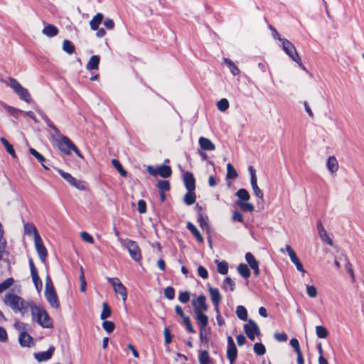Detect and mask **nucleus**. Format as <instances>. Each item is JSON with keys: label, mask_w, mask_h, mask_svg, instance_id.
<instances>
[{"label": "nucleus", "mask_w": 364, "mask_h": 364, "mask_svg": "<svg viewBox=\"0 0 364 364\" xmlns=\"http://www.w3.org/2000/svg\"><path fill=\"white\" fill-rule=\"evenodd\" d=\"M146 170L151 176H156L159 175L163 178L171 176L172 173L171 167L166 165L159 166L156 168H154L152 166H148Z\"/></svg>", "instance_id": "nucleus-5"}, {"label": "nucleus", "mask_w": 364, "mask_h": 364, "mask_svg": "<svg viewBox=\"0 0 364 364\" xmlns=\"http://www.w3.org/2000/svg\"><path fill=\"white\" fill-rule=\"evenodd\" d=\"M198 274L203 279H207L208 277V271L203 266H199L198 268Z\"/></svg>", "instance_id": "nucleus-64"}, {"label": "nucleus", "mask_w": 364, "mask_h": 364, "mask_svg": "<svg viewBox=\"0 0 364 364\" xmlns=\"http://www.w3.org/2000/svg\"><path fill=\"white\" fill-rule=\"evenodd\" d=\"M316 333L318 338H326L328 336V332L324 326H317L316 327Z\"/></svg>", "instance_id": "nucleus-44"}, {"label": "nucleus", "mask_w": 364, "mask_h": 364, "mask_svg": "<svg viewBox=\"0 0 364 364\" xmlns=\"http://www.w3.org/2000/svg\"><path fill=\"white\" fill-rule=\"evenodd\" d=\"M107 281L112 285L116 294L121 296L122 300L125 302L127 297V289L125 286L117 277L107 278Z\"/></svg>", "instance_id": "nucleus-6"}, {"label": "nucleus", "mask_w": 364, "mask_h": 364, "mask_svg": "<svg viewBox=\"0 0 364 364\" xmlns=\"http://www.w3.org/2000/svg\"><path fill=\"white\" fill-rule=\"evenodd\" d=\"M29 152L33 156H34L38 161L39 163H41V164L45 169H49L48 166L46 164L47 160L42 154H41L33 148H30Z\"/></svg>", "instance_id": "nucleus-21"}, {"label": "nucleus", "mask_w": 364, "mask_h": 364, "mask_svg": "<svg viewBox=\"0 0 364 364\" xmlns=\"http://www.w3.org/2000/svg\"><path fill=\"white\" fill-rule=\"evenodd\" d=\"M31 277L37 291L38 293L41 292V291L42 290L43 284L41 279L38 277V274H36L31 275Z\"/></svg>", "instance_id": "nucleus-47"}, {"label": "nucleus", "mask_w": 364, "mask_h": 364, "mask_svg": "<svg viewBox=\"0 0 364 364\" xmlns=\"http://www.w3.org/2000/svg\"><path fill=\"white\" fill-rule=\"evenodd\" d=\"M326 166L331 173H336L338 169V164L336 158L333 156H329L326 162Z\"/></svg>", "instance_id": "nucleus-23"}, {"label": "nucleus", "mask_w": 364, "mask_h": 364, "mask_svg": "<svg viewBox=\"0 0 364 364\" xmlns=\"http://www.w3.org/2000/svg\"><path fill=\"white\" fill-rule=\"evenodd\" d=\"M14 279L12 277H9V278L6 279L5 281H4L3 282H1L0 284V293L4 291L7 289H9L10 287H11L12 284H14Z\"/></svg>", "instance_id": "nucleus-48"}, {"label": "nucleus", "mask_w": 364, "mask_h": 364, "mask_svg": "<svg viewBox=\"0 0 364 364\" xmlns=\"http://www.w3.org/2000/svg\"><path fill=\"white\" fill-rule=\"evenodd\" d=\"M112 165L115 167V168L119 171L121 176L126 177L127 175V172L123 168L120 162L117 159L112 160Z\"/></svg>", "instance_id": "nucleus-46"}, {"label": "nucleus", "mask_w": 364, "mask_h": 364, "mask_svg": "<svg viewBox=\"0 0 364 364\" xmlns=\"http://www.w3.org/2000/svg\"><path fill=\"white\" fill-rule=\"evenodd\" d=\"M196 314V319L198 321L199 328H205L208 323V317L203 314V312H200L199 311H196L194 312Z\"/></svg>", "instance_id": "nucleus-20"}, {"label": "nucleus", "mask_w": 364, "mask_h": 364, "mask_svg": "<svg viewBox=\"0 0 364 364\" xmlns=\"http://www.w3.org/2000/svg\"><path fill=\"white\" fill-rule=\"evenodd\" d=\"M4 303L14 312H21L22 314L29 309V306L31 304V302H28L21 297L11 293L5 295Z\"/></svg>", "instance_id": "nucleus-1"}, {"label": "nucleus", "mask_w": 364, "mask_h": 364, "mask_svg": "<svg viewBox=\"0 0 364 364\" xmlns=\"http://www.w3.org/2000/svg\"><path fill=\"white\" fill-rule=\"evenodd\" d=\"M235 282L230 278L227 277L224 279L223 284V289L224 290H227L228 287L230 288V291H234L235 289Z\"/></svg>", "instance_id": "nucleus-54"}, {"label": "nucleus", "mask_w": 364, "mask_h": 364, "mask_svg": "<svg viewBox=\"0 0 364 364\" xmlns=\"http://www.w3.org/2000/svg\"><path fill=\"white\" fill-rule=\"evenodd\" d=\"M217 107L220 112H225L229 108V102L227 99L223 98L217 103Z\"/></svg>", "instance_id": "nucleus-49"}, {"label": "nucleus", "mask_w": 364, "mask_h": 364, "mask_svg": "<svg viewBox=\"0 0 364 364\" xmlns=\"http://www.w3.org/2000/svg\"><path fill=\"white\" fill-rule=\"evenodd\" d=\"M237 271L240 273V274L245 279H247L250 277V271L247 265L245 264H240L237 267Z\"/></svg>", "instance_id": "nucleus-35"}, {"label": "nucleus", "mask_w": 364, "mask_h": 364, "mask_svg": "<svg viewBox=\"0 0 364 364\" xmlns=\"http://www.w3.org/2000/svg\"><path fill=\"white\" fill-rule=\"evenodd\" d=\"M114 323L110 321H104L102 327L107 333H110L114 330Z\"/></svg>", "instance_id": "nucleus-56"}, {"label": "nucleus", "mask_w": 364, "mask_h": 364, "mask_svg": "<svg viewBox=\"0 0 364 364\" xmlns=\"http://www.w3.org/2000/svg\"><path fill=\"white\" fill-rule=\"evenodd\" d=\"M54 350L55 348L53 346H50L46 351L35 353L34 357L38 362L46 361L51 358Z\"/></svg>", "instance_id": "nucleus-17"}, {"label": "nucleus", "mask_w": 364, "mask_h": 364, "mask_svg": "<svg viewBox=\"0 0 364 364\" xmlns=\"http://www.w3.org/2000/svg\"><path fill=\"white\" fill-rule=\"evenodd\" d=\"M235 195L238 197L237 200H240V201H243V202L247 201L250 198V196L248 191L245 188L239 189L236 192Z\"/></svg>", "instance_id": "nucleus-36"}, {"label": "nucleus", "mask_w": 364, "mask_h": 364, "mask_svg": "<svg viewBox=\"0 0 364 364\" xmlns=\"http://www.w3.org/2000/svg\"><path fill=\"white\" fill-rule=\"evenodd\" d=\"M290 345L294 349L296 353L301 352L299 343L296 338H291L290 340Z\"/></svg>", "instance_id": "nucleus-63"}, {"label": "nucleus", "mask_w": 364, "mask_h": 364, "mask_svg": "<svg viewBox=\"0 0 364 364\" xmlns=\"http://www.w3.org/2000/svg\"><path fill=\"white\" fill-rule=\"evenodd\" d=\"M237 176V173L234 166L230 163H228L227 164V178L229 179H235Z\"/></svg>", "instance_id": "nucleus-43"}, {"label": "nucleus", "mask_w": 364, "mask_h": 364, "mask_svg": "<svg viewBox=\"0 0 364 364\" xmlns=\"http://www.w3.org/2000/svg\"><path fill=\"white\" fill-rule=\"evenodd\" d=\"M29 309L31 312L33 321L37 322L40 325L41 323V318L43 316V314L45 309L36 306L33 302H31L29 306Z\"/></svg>", "instance_id": "nucleus-12"}, {"label": "nucleus", "mask_w": 364, "mask_h": 364, "mask_svg": "<svg viewBox=\"0 0 364 364\" xmlns=\"http://www.w3.org/2000/svg\"><path fill=\"white\" fill-rule=\"evenodd\" d=\"M178 300L183 303L186 304L190 300V294L188 291H183L179 294Z\"/></svg>", "instance_id": "nucleus-58"}, {"label": "nucleus", "mask_w": 364, "mask_h": 364, "mask_svg": "<svg viewBox=\"0 0 364 364\" xmlns=\"http://www.w3.org/2000/svg\"><path fill=\"white\" fill-rule=\"evenodd\" d=\"M306 292L311 298H315L317 296V289L314 285L307 286Z\"/></svg>", "instance_id": "nucleus-59"}, {"label": "nucleus", "mask_w": 364, "mask_h": 364, "mask_svg": "<svg viewBox=\"0 0 364 364\" xmlns=\"http://www.w3.org/2000/svg\"><path fill=\"white\" fill-rule=\"evenodd\" d=\"M245 259L250 267L253 269L255 276H258L259 274V264L255 259L254 255L251 252H247L245 254Z\"/></svg>", "instance_id": "nucleus-15"}, {"label": "nucleus", "mask_w": 364, "mask_h": 364, "mask_svg": "<svg viewBox=\"0 0 364 364\" xmlns=\"http://www.w3.org/2000/svg\"><path fill=\"white\" fill-rule=\"evenodd\" d=\"M9 83L8 85L14 90V92L18 95L21 100L26 102H30L31 100V95L27 89L21 86V85L14 78H9Z\"/></svg>", "instance_id": "nucleus-4"}, {"label": "nucleus", "mask_w": 364, "mask_h": 364, "mask_svg": "<svg viewBox=\"0 0 364 364\" xmlns=\"http://www.w3.org/2000/svg\"><path fill=\"white\" fill-rule=\"evenodd\" d=\"M49 127H50L53 130V134H52L51 136L53 140L57 144L58 139H61V137L64 136L60 133L59 129L55 127V125L53 123L50 126H49Z\"/></svg>", "instance_id": "nucleus-55"}, {"label": "nucleus", "mask_w": 364, "mask_h": 364, "mask_svg": "<svg viewBox=\"0 0 364 364\" xmlns=\"http://www.w3.org/2000/svg\"><path fill=\"white\" fill-rule=\"evenodd\" d=\"M80 236H81V238L84 241H85L90 244L94 243V239H93L92 236L91 235H90L89 233H87V232H82L80 233Z\"/></svg>", "instance_id": "nucleus-62"}, {"label": "nucleus", "mask_w": 364, "mask_h": 364, "mask_svg": "<svg viewBox=\"0 0 364 364\" xmlns=\"http://www.w3.org/2000/svg\"><path fill=\"white\" fill-rule=\"evenodd\" d=\"M196 196L194 191H188L184 196L183 201L186 205H191L196 202Z\"/></svg>", "instance_id": "nucleus-37"}, {"label": "nucleus", "mask_w": 364, "mask_h": 364, "mask_svg": "<svg viewBox=\"0 0 364 364\" xmlns=\"http://www.w3.org/2000/svg\"><path fill=\"white\" fill-rule=\"evenodd\" d=\"M237 356V350L231 336L228 337L227 358L230 364H234Z\"/></svg>", "instance_id": "nucleus-9"}, {"label": "nucleus", "mask_w": 364, "mask_h": 364, "mask_svg": "<svg viewBox=\"0 0 364 364\" xmlns=\"http://www.w3.org/2000/svg\"><path fill=\"white\" fill-rule=\"evenodd\" d=\"M208 291L210 294V299L213 304L214 303H220L222 300V296L220 293L217 288H213L212 287H208Z\"/></svg>", "instance_id": "nucleus-25"}, {"label": "nucleus", "mask_w": 364, "mask_h": 364, "mask_svg": "<svg viewBox=\"0 0 364 364\" xmlns=\"http://www.w3.org/2000/svg\"><path fill=\"white\" fill-rule=\"evenodd\" d=\"M25 234L28 235H33L34 239L36 238L37 235H39L36 227L30 223H26L24 225Z\"/></svg>", "instance_id": "nucleus-38"}, {"label": "nucleus", "mask_w": 364, "mask_h": 364, "mask_svg": "<svg viewBox=\"0 0 364 364\" xmlns=\"http://www.w3.org/2000/svg\"><path fill=\"white\" fill-rule=\"evenodd\" d=\"M197 220L200 227L203 230H206L208 232H209L210 228L208 225V217L207 215H203L202 213H198Z\"/></svg>", "instance_id": "nucleus-24"}, {"label": "nucleus", "mask_w": 364, "mask_h": 364, "mask_svg": "<svg viewBox=\"0 0 364 364\" xmlns=\"http://www.w3.org/2000/svg\"><path fill=\"white\" fill-rule=\"evenodd\" d=\"M236 203L242 211L252 212L255 209V207L252 204L247 203L246 201L243 202L240 200H237Z\"/></svg>", "instance_id": "nucleus-41"}, {"label": "nucleus", "mask_w": 364, "mask_h": 364, "mask_svg": "<svg viewBox=\"0 0 364 364\" xmlns=\"http://www.w3.org/2000/svg\"><path fill=\"white\" fill-rule=\"evenodd\" d=\"M99 63H100V57L98 55H92L90 58V60L86 65V68L88 70H97Z\"/></svg>", "instance_id": "nucleus-28"}, {"label": "nucleus", "mask_w": 364, "mask_h": 364, "mask_svg": "<svg viewBox=\"0 0 364 364\" xmlns=\"http://www.w3.org/2000/svg\"><path fill=\"white\" fill-rule=\"evenodd\" d=\"M1 141L3 144V145L4 146L7 152L9 154H11L13 158H15L16 156L15 151H14L13 146L11 144H10L9 143V141L4 137L1 138Z\"/></svg>", "instance_id": "nucleus-42"}, {"label": "nucleus", "mask_w": 364, "mask_h": 364, "mask_svg": "<svg viewBox=\"0 0 364 364\" xmlns=\"http://www.w3.org/2000/svg\"><path fill=\"white\" fill-rule=\"evenodd\" d=\"M137 210L139 213L143 214L146 212V203L144 200H139L137 203Z\"/></svg>", "instance_id": "nucleus-61"}, {"label": "nucleus", "mask_w": 364, "mask_h": 364, "mask_svg": "<svg viewBox=\"0 0 364 364\" xmlns=\"http://www.w3.org/2000/svg\"><path fill=\"white\" fill-rule=\"evenodd\" d=\"M103 21V15L101 13H97L90 21V28L93 31L98 29L100 24Z\"/></svg>", "instance_id": "nucleus-27"}, {"label": "nucleus", "mask_w": 364, "mask_h": 364, "mask_svg": "<svg viewBox=\"0 0 364 364\" xmlns=\"http://www.w3.org/2000/svg\"><path fill=\"white\" fill-rule=\"evenodd\" d=\"M186 228L199 242L201 243L203 242V236L197 228L192 223L188 222L186 224Z\"/></svg>", "instance_id": "nucleus-22"}, {"label": "nucleus", "mask_w": 364, "mask_h": 364, "mask_svg": "<svg viewBox=\"0 0 364 364\" xmlns=\"http://www.w3.org/2000/svg\"><path fill=\"white\" fill-rule=\"evenodd\" d=\"M43 33L48 37H54L58 33V29L56 26L48 24L43 29Z\"/></svg>", "instance_id": "nucleus-29"}, {"label": "nucleus", "mask_w": 364, "mask_h": 364, "mask_svg": "<svg viewBox=\"0 0 364 364\" xmlns=\"http://www.w3.org/2000/svg\"><path fill=\"white\" fill-rule=\"evenodd\" d=\"M183 323L186 327L187 331L191 333H196L195 329L193 328V327L191 325V320H190L189 317L185 316L183 318Z\"/></svg>", "instance_id": "nucleus-60"}, {"label": "nucleus", "mask_w": 364, "mask_h": 364, "mask_svg": "<svg viewBox=\"0 0 364 364\" xmlns=\"http://www.w3.org/2000/svg\"><path fill=\"white\" fill-rule=\"evenodd\" d=\"M164 296L168 300H173L175 297V290L172 287H168L164 289Z\"/></svg>", "instance_id": "nucleus-57"}, {"label": "nucleus", "mask_w": 364, "mask_h": 364, "mask_svg": "<svg viewBox=\"0 0 364 364\" xmlns=\"http://www.w3.org/2000/svg\"><path fill=\"white\" fill-rule=\"evenodd\" d=\"M4 230L2 225L0 223V260L3 258V255L6 251V241L3 237Z\"/></svg>", "instance_id": "nucleus-32"}, {"label": "nucleus", "mask_w": 364, "mask_h": 364, "mask_svg": "<svg viewBox=\"0 0 364 364\" xmlns=\"http://www.w3.org/2000/svg\"><path fill=\"white\" fill-rule=\"evenodd\" d=\"M317 229L318 232V235L321 237V239L328 245L332 246L333 245V241L331 239V237L328 236L327 231L324 228L323 225H322L321 222L318 220L317 222Z\"/></svg>", "instance_id": "nucleus-16"}, {"label": "nucleus", "mask_w": 364, "mask_h": 364, "mask_svg": "<svg viewBox=\"0 0 364 364\" xmlns=\"http://www.w3.org/2000/svg\"><path fill=\"white\" fill-rule=\"evenodd\" d=\"M198 143L200 149L204 151H213L215 149V144L208 138L200 137Z\"/></svg>", "instance_id": "nucleus-18"}, {"label": "nucleus", "mask_w": 364, "mask_h": 364, "mask_svg": "<svg viewBox=\"0 0 364 364\" xmlns=\"http://www.w3.org/2000/svg\"><path fill=\"white\" fill-rule=\"evenodd\" d=\"M215 263L217 264L218 272L221 274H227L228 272V264L226 262L216 259Z\"/></svg>", "instance_id": "nucleus-33"}, {"label": "nucleus", "mask_w": 364, "mask_h": 364, "mask_svg": "<svg viewBox=\"0 0 364 364\" xmlns=\"http://www.w3.org/2000/svg\"><path fill=\"white\" fill-rule=\"evenodd\" d=\"M244 331L248 338L252 341L255 339L256 336H259L260 334L259 326L256 322L252 319H250L247 323L244 325Z\"/></svg>", "instance_id": "nucleus-8"}, {"label": "nucleus", "mask_w": 364, "mask_h": 364, "mask_svg": "<svg viewBox=\"0 0 364 364\" xmlns=\"http://www.w3.org/2000/svg\"><path fill=\"white\" fill-rule=\"evenodd\" d=\"M251 186L254 192V194L259 198H263V193L257 186V181H251Z\"/></svg>", "instance_id": "nucleus-51"}, {"label": "nucleus", "mask_w": 364, "mask_h": 364, "mask_svg": "<svg viewBox=\"0 0 364 364\" xmlns=\"http://www.w3.org/2000/svg\"><path fill=\"white\" fill-rule=\"evenodd\" d=\"M198 361L200 364H214L213 360L210 358L209 353L205 350L200 351Z\"/></svg>", "instance_id": "nucleus-26"}, {"label": "nucleus", "mask_w": 364, "mask_h": 364, "mask_svg": "<svg viewBox=\"0 0 364 364\" xmlns=\"http://www.w3.org/2000/svg\"><path fill=\"white\" fill-rule=\"evenodd\" d=\"M280 41L282 43V48L284 51L291 58L292 60L296 62L302 70H306V68L303 65L301 60L298 55L296 48L293 43L285 38H283Z\"/></svg>", "instance_id": "nucleus-3"}, {"label": "nucleus", "mask_w": 364, "mask_h": 364, "mask_svg": "<svg viewBox=\"0 0 364 364\" xmlns=\"http://www.w3.org/2000/svg\"><path fill=\"white\" fill-rule=\"evenodd\" d=\"M43 318H41V323L40 324L43 328H50L53 327V322L48 314L44 309Z\"/></svg>", "instance_id": "nucleus-30"}, {"label": "nucleus", "mask_w": 364, "mask_h": 364, "mask_svg": "<svg viewBox=\"0 0 364 364\" xmlns=\"http://www.w3.org/2000/svg\"><path fill=\"white\" fill-rule=\"evenodd\" d=\"M127 249L130 257L136 262H139L141 259V250L137 243L132 240H127L126 242Z\"/></svg>", "instance_id": "nucleus-7"}, {"label": "nucleus", "mask_w": 364, "mask_h": 364, "mask_svg": "<svg viewBox=\"0 0 364 364\" xmlns=\"http://www.w3.org/2000/svg\"><path fill=\"white\" fill-rule=\"evenodd\" d=\"M63 50L70 55L74 53L75 46L69 40H64L63 42Z\"/></svg>", "instance_id": "nucleus-40"}, {"label": "nucleus", "mask_w": 364, "mask_h": 364, "mask_svg": "<svg viewBox=\"0 0 364 364\" xmlns=\"http://www.w3.org/2000/svg\"><path fill=\"white\" fill-rule=\"evenodd\" d=\"M289 257H290L291 261L295 264L296 269L298 271H299L301 273L306 272V271L304 269L303 264H301V262L297 257L296 253L291 255Z\"/></svg>", "instance_id": "nucleus-39"}, {"label": "nucleus", "mask_w": 364, "mask_h": 364, "mask_svg": "<svg viewBox=\"0 0 364 364\" xmlns=\"http://www.w3.org/2000/svg\"><path fill=\"white\" fill-rule=\"evenodd\" d=\"M236 315L242 321L247 320V311L243 306H237L236 308Z\"/></svg>", "instance_id": "nucleus-34"}, {"label": "nucleus", "mask_w": 364, "mask_h": 364, "mask_svg": "<svg viewBox=\"0 0 364 364\" xmlns=\"http://www.w3.org/2000/svg\"><path fill=\"white\" fill-rule=\"evenodd\" d=\"M254 351L258 355H263L266 353L264 346L261 343H256L254 345Z\"/></svg>", "instance_id": "nucleus-50"}, {"label": "nucleus", "mask_w": 364, "mask_h": 364, "mask_svg": "<svg viewBox=\"0 0 364 364\" xmlns=\"http://www.w3.org/2000/svg\"><path fill=\"white\" fill-rule=\"evenodd\" d=\"M18 342L23 347H30L33 343V338L26 331L20 332Z\"/></svg>", "instance_id": "nucleus-19"}, {"label": "nucleus", "mask_w": 364, "mask_h": 364, "mask_svg": "<svg viewBox=\"0 0 364 364\" xmlns=\"http://www.w3.org/2000/svg\"><path fill=\"white\" fill-rule=\"evenodd\" d=\"M183 183L188 191H195L196 180L192 173L187 171L183 174Z\"/></svg>", "instance_id": "nucleus-14"}, {"label": "nucleus", "mask_w": 364, "mask_h": 364, "mask_svg": "<svg viewBox=\"0 0 364 364\" xmlns=\"http://www.w3.org/2000/svg\"><path fill=\"white\" fill-rule=\"evenodd\" d=\"M225 64L229 68L230 73L233 75H237L240 73V70L235 63L229 58H223Z\"/></svg>", "instance_id": "nucleus-31"}, {"label": "nucleus", "mask_w": 364, "mask_h": 364, "mask_svg": "<svg viewBox=\"0 0 364 364\" xmlns=\"http://www.w3.org/2000/svg\"><path fill=\"white\" fill-rule=\"evenodd\" d=\"M157 187L161 192H164L170 189V183L168 181L160 180L157 183Z\"/></svg>", "instance_id": "nucleus-53"}, {"label": "nucleus", "mask_w": 364, "mask_h": 364, "mask_svg": "<svg viewBox=\"0 0 364 364\" xmlns=\"http://www.w3.org/2000/svg\"><path fill=\"white\" fill-rule=\"evenodd\" d=\"M194 312L199 311L200 312L206 311L208 306L206 304V297L203 295H199L196 299L192 301Z\"/></svg>", "instance_id": "nucleus-11"}, {"label": "nucleus", "mask_w": 364, "mask_h": 364, "mask_svg": "<svg viewBox=\"0 0 364 364\" xmlns=\"http://www.w3.org/2000/svg\"><path fill=\"white\" fill-rule=\"evenodd\" d=\"M57 146L58 149L65 154L69 155L71 151H73L77 156L82 158V156L79 151L78 148L73 143V141L67 136H62L61 139H58Z\"/></svg>", "instance_id": "nucleus-2"}, {"label": "nucleus", "mask_w": 364, "mask_h": 364, "mask_svg": "<svg viewBox=\"0 0 364 364\" xmlns=\"http://www.w3.org/2000/svg\"><path fill=\"white\" fill-rule=\"evenodd\" d=\"M102 307L103 309L100 315V318L102 320H105L111 315V309L109 306L107 305V304L105 302L103 303Z\"/></svg>", "instance_id": "nucleus-52"}, {"label": "nucleus", "mask_w": 364, "mask_h": 364, "mask_svg": "<svg viewBox=\"0 0 364 364\" xmlns=\"http://www.w3.org/2000/svg\"><path fill=\"white\" fill-rule=\"evenodd\" d=\"M35 247L38 252L40 259L44 262L48 255L47 250L43 242L40 235H37L36 238L34 240Z\"/></svg>", "instance_id": "nucleus-10"}, {"label": "nucleus", "mask_w": 364, "mask_h": 364, "mask_svg": "<svg viewBox=\"0 0 364 364\" xmlns=\"http://www.w3.org/2000/svg\"><path fill=\"white\" fill-rule=\"evenodd\" d=\"M58 173L60 175V176L64 178L67 182H68L70 185L73 183H75V178H74L73 176H72L71 174H70L69 173H67L61 169H59L58 171Z\"/></svg>", "instance_id": "nucleus-45"}, {"label": "nucleus", "mask_w": 364, "mask_h": 364, "mask_svg": "<svg viewBox=\"0 0 364 364\" xmlns=\"http://www.w3.org/2000/svg\"><path fill=\"white\" fill-rule=\"evenodd\" d=\"M45 296L50 306L55 309L60 307V302L55 289L45 291Z\"/></svg>", "instance_id": "nucleus-13"}]
</instances>
